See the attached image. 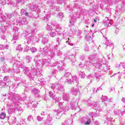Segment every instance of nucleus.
I'll return each instance as SVG.
<instances>
[{
  "label": "nucleus",
  "mask_w": 125,
  "mask_h": 125,
  "mask_svg": "<svg viewBox=\"0 0 125 125\" xmlns=\"http://www.w3.org/2000/svg\"><path fill=\"white\" fill-rule=\"evenodd\" d=\"M74 6L76 9L74 14L71 15V19L72 20H75L77 19V18H80L81 14H83V13H85V12H86L85 9L83 8L82 6H80L77 3H75L74 4Z\"/></svg>",
  "instance_id": "1"
},
{
  "label": "nucleus",
  "mask_w": 125,
  "mask_h": 125,
  "mask_svg": "<svg viewBox=\"0 0 125 125\" xmlns=\"http://www.w3.org/2000/svg\"><path fill=\"white\" fill-rule=\"evenodd\" d=\"M20 68H21V70H22L23 73L25 74L27 77H28V78H31L32 77V73H31L30 70H29V67H27L23 65H21L19 64V65H18V67L15 68V70L14 69V72H15L16 74L20 73Z\"/></svg>",
  "instance_id": "2"
},
{
  "label": "nucleus",
  "mask_w": 125,
  "mask_h": 125,
  "mask_svg": "<svg viewBox=\"0 0 125 125\" xmlns=\"http://www.w3.org/2000/svg\"><path fill=\"white\" fill-rule=\"evenodd\" d=\"M37 33V31L36 30H30L28 29L27 31L25 32V34L27 36H29L26 38V40L27 41V43L29 44L30 42H31V41L32 40H33L32 37H34V35H36V33Z\"/></svg>",
  "instance_id": "3"
},
{
  "label": "nucleus",
  "mask_w": 125,
  "mask_h": 125,
  "mask_svg": "<svg viewBox=\"0 0 125 125\" xmlns=\"http://www.w3.org/2000/svg\"><path fill=\"white\" fill-rule=\"evenodd\" d=\"M40 62H41L42 65H43V66H45V67H55V66L57 65L56 64L51 65V61L49 59L42 60Z\"/></svg>",
  "instance_id": "4"
},
{
  "label": "nucleus",
  "mask_w": 125,
  "mask_h": 125,
  "mask_svg": "<svg viewBox=\"0 0 125 125\" xmlns=\"http://www.w3.org/2000/svg\"><path fill=\"white\" fill-rule=\"evenodd\" d=\"M88 60H89L90 63L92 64H98V59H97V55L93 54L92 55L89 56L88 57Z\"/></svg>",
  "instance_id": "5"
},
{
  "label": "nucleus",
  "mask_w": 125,
  "mask_h": 125,
  "mask_svg": "<svg viewBox=\"0 0 125 125\" xmlns=\"http://www.w3.org/2000/svg\"><path fill=\"white\" fill-rule=\"evenodd\" d=\"M27 7H28L29 9L33 10V11H36L38 14L41 13V9L39 8V6L36 4L32 5V4H29L27 5Z\"/></svg>",
  "instance_id": "6"
},
{
  "label": "nucleus",
  "mask_w": 125,
  "mask_h": 125,
  "mask_svg": "<svg viewBox=\"0 0 125 125\" xmlns=\"http://www.w3.org/2000/svg\"><path fill=\"white\" fill-rule=\"evenodd\" d=\"M57 45L56 47H53L52 49V51H50L49 53H48V56L50 57V58H53L54 56H55V51H57Z\"/></svg>",
  "instance_id": "7"
},
{
  "label": "nucleus",
  "mask_w": 125,
  "mask_h": 125,
  "mask_svg": "<svg viewBox=\"0 0 125 125\" xmlns=\"http://www.w3.org/2000/svg\"><path fill=\"white\" fill-rule=\"evenodd\" d=\"M41 53L44 54V55H47V53H48V47L45 46L44 48H40V49Z\"/></svg>",
  "instance_id": "8"
},
{
  "label": "nucleus",
  "mask_w": 125,
  "mask_h": 125,
  "mask_svg": "<svg viewBox=\"0 0 125 125\" xmlns=\"http://www.w3.org/2000/svg\"><path fill=\"white\" fill-rule=\"evenodd\" d=\"M92 36V33L90 31L87 32V34L85 36V39L87 42H89L91 40V36Z\"/></svg>",
  "instance_id": "9"
},
{
  "label": "nucleus",
  "mask_w": 125,
  "mask_h": 125,
  "mask_svg": "<svg viewBox=\"0 0 125 125\" xmlns=\"http://www.w3.org/2000/svg\"><path fill=\"white\" fill-rule=\"evenodd\" d=\"M56 31L55 30V28H53V29L49 32V35L50 37L51 38H53L56 36V33L55 32Z\"/></svg>",
  "instance_id": "10"
},
{
  "label": "nucleus",
  "mask_w": 125,
  "mask_h": 125,
  "mask_svg": "<svg viewBox=\"0 0 125 125\" xmlns=\"http://www.w3.org/2000/svg\"><path fill=\"white\" fill-rule=\"evenodd\" d=\"M18 40H19V36H18V34H17L13 37L11 42L12 43L14 44V43H16V41H17Z\"/></svg>",
  "instance_id": "11"
},
{
  "label": "nucleus",
  "mask_w": 125,
  "mask_h": 125,
  "mask_svg": "<svg viewBox=\"0 0 125 125\" xmlns=\"http://www.w3.org/2000/svg\"><path fill=\"white\" fill-rule=\"evenodd\" d=\"M104 25V26H105V27L107 26H108V27H110L111 26V24H110V20L108 19V18H106V19H105Z\"/></svg>",
  "instance_id": "12"
},
{
  "label": "nucleus",
  "mask_w": 125,
  "mask_h": 125,
  "mask_svg": "<svg viewBox=\"0 0 125 125\" xmlns=\"http://www.w3.org/2000/svg\"><path fill=\"white\" fill-rule=\"evenodd\" d=\"M17 23L19 24V25H26V24H28L27 21H25L24 19H22L21 21H17Z\"/></svg>",
  "instance_id": "13"
},
{
  "label": "nucleus",
  "mask_w": 125,
  "mask_h": 125,
  "mask_svg": "<svg viewBox=\"0 0 125 125\" xmlns=\"http://www.w3.org/2000/svg\"><path fill=\"white\" fill-rule=\"evenodd\" d=\"M31 73H32L33 76H37L38 75V70H37V68L34 67L32 68L31 70Z\"/></svg>",
  "instance_id": "14"
},
{
  "label": "nucleus",
  "mask_w": 125,
  "mask_h": 125,
  "mask_svg": "<svg viewBox=\"0 0 125 125\" xmlns=\"http://www.w3.org/2000/svg\"><path fill=\"white\" fill-rule=\"evenodd\" d=\"M61 30H62V27H61V25L57 24V25H56L55 28V30H56V32H60Z\"/></svg>",
  "instance_id": "15"
},
{
  "label": "nucleus",
  "mask_w": 125,
  "mask_h": 125,
  "mask_svg": "<svg viewBox=\"0 0 125 125\" xmlns=\"http://www.w3.org/2000/svg\"><path fill=\"white\" fill-rule=\"evenodd\" d=\"M0 60L2 61V63L4 64V67H3V72H5V71H6V67H5L6 64H4V58H1Z\"/></svg>",
  "instance_id": "16"
},
{
  "label": "nucleus",
  "mask_w": 125,
  "mask_h": 125,
  "mask_svg": "<svg viewBox=\"0 0 125 125\" xmlns=\"http://www.w3.org/2000/svg\"><path fill=\"white\" fill-rule=\"evenodd\" d=\"M63 78H64V79H67L68 78H72V75H71V73L70 72H67V73H65L64 74Z\"/></svg>",
  "instance_id": "17"
},
{
  "label": "nucleus",
  "mask_w": 125,
  "mask_h": 125,
  "mask_svg": "<svg viewBox=\"0 0 125 125\" xmlns=\"http://www.w3.org/2000/svg\"><path fill=\"white\" fill-rule=\"evenodd\" d=\"M48 42V38H43L42 40V43L43 44H46V43H47Z\"/></svg>",
  "instance_id": "18"
},
{
  "label": "nucleus",
  "mask_w": 125,
  "mask_h": 125,
  "mask_svg": "<svg viewBox=\"0 0 125 125\" xmlns=\"http://www.w3.org/2000/svg\"><path fill=\"white\" fill-rule=\"evenodd\" d=\"M25 59L27 63H30V61L32 60V57L30 56H26L25 57Z\"/></svg>",
  "instance_id": "19"
},
{
  "label": "nucleus",
  "mask_w": 125,
  "mask_h": 125,
  "mask_svg": "<svg viewBox=\"0 0 125 125\" xmlns=\"http://www.w3.org/2000/svg\"><path fill=\"white\" fill-rule=\"evenodd\" d=\"M57 51V55L58 56H59L60 57H62L63 55V53H62V51L59 50V51Z\"/></svg>",
  "instance_id": "20"
},
{
  "label": "nucleus",
  "mask_w": 125,
  "mask_h": 125,
  "mask_svg": "<svg viewBox=\"0 0 125 125\" xmlns=\"http://www.w3.org/2000/svg\"><path fill=\"white\" fill-rule=\"evenodd\" d=\"M24 15L27 16V17H29L30 18H31V17H33V15L31 14V13H29L27 12H25V13H24Z\"/></svg>",
  "instance_id": "21"
},
{
  "label": "nucleus",
  "mask_w": 125,
  "mask_h": 125,
  "mask_svg": "<svg viewBox=\"0 0 125 125\" xmlns=\"http://www.w3.org/2000/svg\"><path fill=\"white\" fill-rule=\"evenodd\" d=\"M93 0H80V1H81V2H86V1H88L90 4H91Z\"/></svg>",
  "instance_id": "22"
},
{
  "label": "nucleus",
  "mask_w": 125,
  "mask_h": 125,
  "mask_svg": "<svg viewBox=\"0 0 125 125\" xmlns=\"http://www.w3.org/2000/svg\"><path fill=\"white\" fill-rule=\"evenodd\" d=\"M21 46L22 45L19 44L18 46L16 47V50H18V51H22L23 48H22Z\"/></svg>",
  "instance_id": "23"
},
{
  "label": "nucleus",
  "mask_w": 125,
  "mask_h": 125,
  "mask_svg": "<svg viewBox=\"0 0 125 125\" xmlns=\"http://www.w3.org/2000/svg\"><path fill=\"white\" fill-rule=\"evenodd\" d=\"M30 50L32 52V53H35V52H37V48L35 47H32L30 48Z\"/></svg>",
  "instance_id": "24"
},
{
  "label": "nucleus",
  "mask_w": 125,
  "mask_h": 125,
  "mask_svg": "<svg viewBox=\"0 0 125 125\" xmlns=\"http://www.w3.org/2000/svg\"><path fill=\"white\" fill-rule=\"evenodd\" d=\"M5 117H6V115H5V113L2 112L1 113V115L0 117L1 120H3L4 119H5Z\"/></svg>",
  "instance_id": "25"
},
{
  "label": "nucleus",
  "mask_w": 125,
  "mask_h": 125,
  "mask_svg": "<svg viewBox=\"0 0 125 125\" xmlns=\"http://www.w3.org/2000/svg\"><path fill=\"white\" fill-rule=\"evenodd\" d=\"M13 33L14 35H17V34H18V28L14 27L13 29Z\"/></svg>",
  "instance_id": "26"
},
{
  "label": "nucleus",
  "mask_w": 125,
  "mask_h": 125,
  "mask_svg": "<svg viewBox=\"0 0 125 125\" xmlns=\"http://www.w3.org/2000/svg\"><path fill=\"white\" fill-rule=\"evenodd\" d=\"M66 43H68L69 45H70V46H73L74 45V44L71 43V40H70L69 38L67 39V41L66 42Z\"/></svg>",
  "instance_id": "27"
},
{
  "label": "nucleus",
  "mask_w": 125,
  "mask_h": 125,
  "mask_svg": "<svg viewBox=\"0 0 125 125\" xmlns=\"http://www.w3.org/2000/svg\"><path fill=\"white\" fill-rule=\"evenodd\" d=\"M105 45H107L106 47H111V48H113V47H114V44L113 43H106L105 44Z\"/></svg>",
  "instance_id": "28"
},
{
  "label": "nucleus",
  "mask_w": 125,
  "mask_h": 125,
  "mask_svg": "<svg viewBox=\"0 0 125 125\" xmlns=\"http://www.w3.org/2000/svg\"><path fill=\"white\" fill-rule=\"evenodd\" d=\"M6 17H7V19L8 20H9V19H10L11 18V17H12V14H5Z\"/></svg>",
  "instance_id": "29"
},
{
  "label": "nucleus",
  "mask_w": 125,
  "mask_h": 125,
  "mask_svg": "<svg viewBox=\"0 0 125 125\" xmlns=\"http://www.w3.org/2000/svg\"><path fill=\"white\" fill-rule=\"evenodd\" d=\"M79 76L80 77H81V78H83V79H84V77H85L84 72L80 71Z\"/></svg>",
  "instance_id": "30"
},
{
  "label": "nucleus",
  "mask_w": 125,
  "mask_h": 125,
  "mask_svg": "<svg viewBox=\"0 0 125 125\" xmlns=\"http://www.w3.org/2000/svg\"><path fill=\"white\" fill-rule=\"evenodd\" d=\"M52 9H54V10H56V11H59L60 10L59 7L56 6H53Z\"/></svg>",
  "instance_id": "31"
},
{
  "label": "nucleus",
  "mask_w": 125,
  "mask_h": 125,
  "mask_svg": "<svg viewBox=\"0 0 125 125\" xmlns=\"http://www.w3.org/2000/svg\"><path fill=\"white\" fill-rule=\"evenodd\" d=\"M11 63L15 65L16 63H17V61L15 59V58H13L11 60Z\"/></svg>",
  "instance_id": "32"
},
{
  "label": "nucleus",
  "mask_w": 125,
  "mask_h": 125,
  "mask_svg": "<svg viewBox=\"0 0 125 125\" xmlns=\"http://www.w3.org/2000/svg\"><path fill=\"white\" fill-rule=\"evenodd\" d=\"M30 47L26 46L24 50H23V52H28L29 50H30Z\"/></svg>",
  "instance_id": "33"
},
{
  "label": "nucleus",
  "mask_w": 125,
  "mask_h": 125,
  "mask_svg": "<svg viewBox=\"0 0 125 125\" xmlns=\"http://www.w3.org/2000/svg\"><path fill=\"white\" fill-rule=\"evenodd\" d=\"M46 29L47 30V31H50V30L52 29V26L47 24V26H46Z\"/></svg>",
  "instance_id": "34"
},
{
  "label": "nucleus",
  "mask_w": 125,
  "mask_h": 125,
  "mask_svg": "<svg viewBox=\"0 0 125 125\" xmlns=\"http://www.w3.org/2000/svg\"><path fill=\"white\" fill-rule=\"evenodd\" d=\"M3 49H5V46L0 44V50H3Z\"/></svg>",
  "instance_id": "35"
},
{
  "label": "nucleus",
  "mask_w": 125,
  "mask_h": 125,
  "mask_svg": "<svg viewBox=\"0 0 125 125\" xmlns=\"http://www.w3.org/2000/svg\"><path fill=\"white\" fill-rule=\"evenodd\" d=\"M25 12H26V11H25V9H21V15H24V14H25Z\"/></svg>",
  "instance_id": "36"
},
{
  "label": "nucleus",
  "mask_w": 125,
  "mask_h": 125,
  "mask_svg": "<svg viewBox=\"0 0 125 125\" xmlns=\"http://www.w3.org/2000/svg\"><path fill=\"white\" fill-rule=\"evenodd\" d=\"M59 16H60V18H63L64 15L63 14V13L60 12L59 13Z\"/></svg>",
  "instance_id": "37"
},
{
  "label": "nucleus",
  "mask_w": 125,
  "mask_h": 125,
  "mask_svg": "<svg viewBox=\"0 0 125 125\" xmlns=\"http://www.w3.org/2000/svg\"><path fill=\"white\" fill-rule=\"evenodd\" d=\"M0 3L4 5V4H5V3H6V1L5 0H2L0 2Z\"/></svg>",
  "instance_id": "38"
},
{
  "label": "nucleus",
  "mask_w": 125,
  "mask_h": 125,
  "mask_svg": "<svg viewBox=\"0 0 125 125\" xmlns=\"http://www.w3.org/2000/svg\"><path fill=\"white\" fill-rule=\"evenodd\" d=\"M58 70H62L63 69H64V68H63V67H62V66H61V65H59V66H58Z\"/></svg>",
  "instance_id": "39"
},
{
  "label": "nucleus",
  "mask_w": 125,
  "mask_h": 125,
  "mask_svg": "<svg viewBox=\"0 0 125 125\" xmlns=\"http://www.w3.org/2000/svg\"><path fill=\"white\" fill-rule=\"evenodd\" d=\"M125 3L124 2H122L121 3V8H125Z\"/></svg>",
  "instance_id": "40"
},
{
  "label": "nucleus",
  "mask_w": 125,
  "mask_h": 125,
  "mask_svg": "<svg viewBox=\"0 0 125 125\" xmlns=\"http://www.w3.org/2000/svg\"><path fill=\"white\" fill-rule=\"evenodd\" d=\"M38 37L39 38H42L43 37V34L42 33H41L38 34Z\"/></svg>",
  "instance_id": "41"
},
{
  "label": "nucleus",
  "mask_w": 125,
  "mask_h": 125,
  "mask_svg": "<svg viewBox=\"0 0 125 125\" xmlns=\"http://www.w3.org/2000/svg\"><path fill=\"white\" fill-rule=\"evenodd\" d=\"M84 50L85 51H88V50H89V49L88 48V46H85Z\"/></svg>",
  "instance_id": "42"
},
{
  "label": "nucleus",
  "mask_w": 125,
  "mask_h": 125,
  "mask_svg": "<svg viewBox=\"0 0 125 125\" xmlns=\"http://www.w3.org/2000/svg\"><path fill=\"white\" fill-rule=\"evenodd\" d=\"M1 39H2V40H6V37H5V35H2L1 36Z\"/></svg>",
  "instance_id": "43"
},
{
  "label": "nucleus",
  "mask_w": 125,
  "mask_h": 125,
  "mask_svg": "<svg viewBox=\"0 0 125 125\" xmlns=\"http://www.w3.org/2000/svg\"><path fill=\"white\" fill-rule=\"evenodd\" d=\"M57 42L60 43V42H61V39H60V38H58L57 39Z\"/></svg>",
  "instance_id": "44"
},
{
  "label": "nucleus",
  "mask_w": 125,
  "mask_h": 125,
  "mask_svg": "<svg viewBox=\"0 0 125 125\" xmlns=\"http://www.w3.org/2000/svg\"><path fill=\"white\" fill-rule=\"evenodd\" d=\"M51 78L52 79H55L56 78V76H55V75L54 74H52V76H51Z\"/></svg>",
  "instance_id": "45"
},
{
  "label": "nucleus",
  "mask_w": 125,
  "mask_h": 125,
  "mask_svg": "<svg viewBox=\"0 0 125 125\" xmlns=\"http://www.w3.org/2000/svg\"><path fill=\"white\" fill-rule=\"evenodd\" d=\"M4 32L2 29H0V35H2L3 34Z\"/></svg>",
  "instance_id": "46"
},
{
  "label": "nucleus",
  "mask_w": 125,
  "mask_h": 125,
  "mask_svg": "<svg viewBox=\"0 0 125 125\" xmlns=\"http://www.w3.org/2000/svg\"><path fill=\"white\" fill-rule=\"evenodd\" d=\"M110 0H101V1H102V2H105L106 3V2H107V1H109Z\"/></svg>",
  "instance_id": "47"
},
{
  "label": "nucleus",
  "mask_w": 125,
  "mask_h": 125,
  "mask_svg": "<svg viewBox=\"0 0 125 125\" xmlns=\"http://www.w3.org/2000/svg\"><path fill=\"white\" fill-rule=\"evenodd\" d=\"M100 78H101V76L99 75H97L96 76V79H100Z\"/></svg>",
  "instance_id": "48"
},
{
  "label": "nucleus",
  "mask_w": 125,
  "mask_h": 125,
  "mask_svg": "<svg viewBox=\"0 0 125 125\" xmlns=\"http://www.w3.org/2000/svg\"><path fill=\"white\" fill-rule=\"evenodd\" d=\"M5 47L6 49H8V47H9V45H6V46H5Z\"/></svg>",
  "instance_id": "49"
},
{
  "label": "nucleus",
  "mask_w": 125,
  "mask_h": 125,
  "mask_svg": "<svg viewBox=\"0 0 125 125\" xmlns=\"http://www.w3.org/2000/svg\"><path fill=\"white\" fill-rule=\"evenodd\" d=\"M71 78H72V79H77V78H78L77 77V75L74 76L73 77L72 76Z\"/></svg>",
  "instance_id": "50"
},
{
  "label": "nucleus",
  "mask_w": 125,
  "mask_h": 125,
  "mask_svg": "<svg viewBox=\"0 0 125 125\" xmlns=\"http://www.w3.org/2000/svg\"><path fill=\"white\" fill-rule=\"evenodd\" d=\"M90 124V122L87 121L86 123H85V125H89Z\"/></svg>",
  "instance_id": "51"
},
{
  "label": "nucleus",
  "mask_w": 125,
  "mask_h": 125,
  "mask_svg": "<svg viewBox=\"0 0 125 125\" xmlns=\"http://www.w3.org/2000/svg\"><path fill=\"white\" fill-rule=\"evenodd\" d=\"M48 3H51V2H52V1H51V0H48Z\"/></svg>",
  "instance_id": "52"
},
{
  "label": "nucleus",
  "mask_w": 125,
  "mask_h": 125,
  "mask_svg": "<svg viewBox=\"0 0 125 125\" xmlns=\"http://www.w3.org/2000/svg\"><path fill=\"white\" fill-rule=\"evenodd\" d=\"M35 62H36V63H39V62H40V61H36V60H34Z\"/></svg>",
  "instance_id": "53"
},
{
  "label": "nucleus",
  "mask_w": 125,
  "mask_h": 125,
  "mask_svg": "<svg viewBox=\"0 0 125 125\" xmlns=\"http://www.w3.org/2000/svg\"><path fill=\"white\" fill-rule=\"evenodd\" d=\"M9 78V76H5L4 79H8Z\"/></svg>",
  "instance_id": "54"
},
{
  "label": "nucleus",
  "mask_w": 125,
  "mask_h": 125,
  "mask_svg": "<svg viewBox=\"0 0 125 125\" xmlns=\"http://www.w3.org/2000/svg\"><path fill=\"white\" fill-rule=\"evenodd\" d=\"M58 2H60V4H61V3H62V2L60 0H58Z\"/></svg>",
  "instance_id": "55"
},
{
  "label": "nucleus",
  "mask_w": 125,
  "mask_h": 125,
  "mask_svg": "<svg viewBox=\"0 0 125 125\" xmlns=\"http://www.w3.org/2000/svg\"><path fill=\"white\" fill-rule=\"evenodd\" d=\"M103 37L104 38V39H105V41L107 42V38L104 37V36H103Z\"/></svg>",
  "instance_id": "56"
},
{
  "label": "nucleus",
  "mask_w": 125,
  "mask_h": 125,
  "mask_svg": "<svg viewBox=\"0 0 125 125\" xmlns=\"http://www.w3.org/2000/svg\"><path fill=\"white\" fill-rule=\"evenodd\" d=\"M94 21L95 22V23H96V22H97V21L95 19L94 20Z\"/></svg>",
  "instance_id": "57"
},
{
  "label": "nucleus",
  "mask_w": 125,
  "mask_h": 125,
  "mask_svg": "<svg viewBox=\"0 0 125 125\" xmlns=\"http://www.w3.org/2000/svg\"><path fill=\"white\" fill-rule=\"evenodd\" d=\"M52 25L53 26V27H52L53 29V28H55V27H55V25L54 26L53 24H52ZM53 26H54V27Z\"/></svg>",
  "instance_id": "58"
},
{
  "label": "nucleus",
  "mask_w": 125,
  "mask_h": 125,
  "mask_svg": "<svg viewBox=\"0 0 125 125\" xmlns=\"http://www.w3.org/2000/svg\"><path fill=\"white\" fill-rule=\"evenodd\" d=\"M72 56H73V57L75 58V57H76V56L75 55H72Z\"/></svg>",
  "instance_id": "59"
},
{
  "label": "nucleus",
  "mask_w": 125,
  "mask_h": 125,
  "mask_svg": "<svg viewBox=\"0 0 125 125\" xmlns=\"http://www.w3.org/2000/svg\"><path fill=\"white\" fill-rule=\"evenodd\" d=\"M94 24H93L92 25V27H94Z\"/></svg>",
  "instance_id": "60"
},
{
  "label": "nucleus",
  "mask_w": 125,
  "mask_h": 125,
  "mask_svg": "<svg viewBox=\"0 0 125 125\" xmlns=\"http://www.w3.org/2000/svg\"><path fill=\"white\" fill-rule=\"evenodd\" d=\"M70 24H72V22L71 21H70Z\"/></svg>",
  "instance_id": "61"
},
{
  "label": "nucleus",
  "mask_w": 125,
  "mask_h": 125,
  "mask_svg": "<svg viewBox=\"0 0 125 125\" xmlns=\"http://www.w3.org/2000/svg\"><path fill=\"white\" fill-rule=\"evenodd\" d=\"M101 66V64H100V65H99V67H100Z\"/></svg>",
  "instance_id": "62"
},
{
  "label": "nucleus",
  "mask_w": 125,
  "mask_h": 125,
  "mask_svg": "<svg viewBox=\"0 0 125 125\" xmlns=\"http://www.w3.org/2000/svg\"><path fill=\"white\" fill-rule=\"evenodd\" d=\"M24 44H26V42H24Z\"/></svg>",
  "instance_id": "63"
},
{
  "label": "nucleus",
  "mask_w": 125,
  "mask_h": 125,
  "mask_svg": "<svg viewBox=\"0 0 125 125\" xmlns=\"http://www.w3.org/2000/svg\"><path fill=\"white\" fill-rule=\"evenodd\" d=\"M14 6H16V4H15Z\"/></svg>",
  "instance_id": "64"
}]
</instances>
